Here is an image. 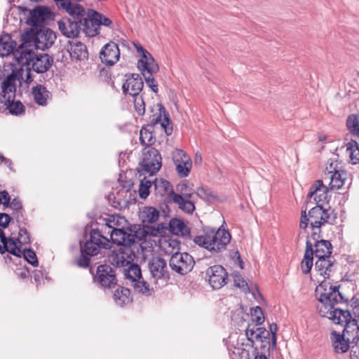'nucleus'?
Segmentation results:
<instances>
[{
    "instance_id": "obj_1",
    "label": "nucleus",
    "mask_w": 359,
    "mask_h": 359,
    "mask_svg": "<svg viewBox=\"0 0 359 359\" xmlns=\"http://www.w3.org/2000/svg\"><path fill=\"white\" fill-rule=\"evenodd\" d=\"M339 286H332L322 282L315 290V296L319 301L317 306L319 314L332 320L334 324L344 326L342 334L337 331L331 332V340L334 351L337 353H346L352 345L358 344L356 320L352 318L348 310L335 308V305L344 302V297L339 291Z\"/></svg>"
},
{
    "instance_id": "obj_2",
    "label": "nucleus",
    "mask_w": 359,
    "mask_h": 359,
    "mask_svg": "<svg viewBox=\"0 0 359 359\" xmlns=\"http://www.w3.org/2000/svg\"><path fill=\"white\" fill-rule=\"evenodd\" d=\"M62 8L69 16L63 17L57 21L60 32L67 38L77 37L81 30L85 9L80 4L72 2L62 4Z\"/></svg>"
},
{
    "instance_id": "obj_3",
    "label": "nucleus",
    "mask_w": 359,
    "mask_h": 359,
    "mask_svg": "<svg viewBox=\"0 0 359 359\" xmlns=\"http://www.w3.org/2000/svg\"><path fill=\"white\" fill-rule=\"evenodd\" d=\"M163 227L158 226L155 228L149 225H143L142 229L136 231L133 234L131 229L127 226L126 229L111 230L110 232L111 241L121 246H130L135 243L136 238L140 241H149L152 236H158L163 230Z\"/></svg>"
},
{
    "instance_id": "obj_4",
    "label": "nucleus",
    "mask_w": 359,
    "mask_h": 359,
    "mask_svg": "<svg viewBox=\"0 0 359 359\" xmlns=\"http://www.w3.org/2000/svg\"><path fill=\"white\" fill-rule=\"evenodd\" d=\"M15 57L18 63L22 66H30L38 74L46 72L52 66L53 57L46 53L36 54L31 48L20 46L15 52Z\"/></svg>"
},
{
    "instance_id": "obj_5",
    "label": "nucleus",
    "mask_w": 359,
    "mask_h": 359,
    "mask_svg": "<svg viewBox=\"0 0 359 359\" xmlns=\"http://www.w3.org/2000/svg\"><path fill=\"white\" fill-rule=\"evenodd\" d=\"M231 235L225 229H212L205 232L204 235L197 236L194 241L196 244L204 248L215 255L226 250V245L230 243Z\"/></svg>"
},
{
    "instance_id": "obj_6",
    "label": "nucleus",
    "mask_w": 359,
    "mask_h": 359,
    "mask_svg": "<svg viewBox=\"0 0 359 359\" xmlns=\"http://www.w3.org/2000/svg\"><path fill=\"white\" fill-rule=\"evenodd\" d=\"M231 235L225 229H212L205 232L204 235L197 236L194 241L196 244L204 248L215 255L226 250V245L230 243Z\"/></svg>"
},
{
    "instance_id": "obj_7",
    "label": "nucleus",
    "mask_w": 359,
    "mask_h": 359,
    "mask_svg": "<svg viewBox=\"0 0 359 359\" xmlns=\"http://www.w3.org/2000/svg\"><path fill=\"white\" fill-rule=\"evenodd\" d=\"M55 39V34L49 28H32L22 36L23 43L20 46L25 48L34 46L44 50L52 46Z\"/></svg>"
},
{
    "instance_id": "obj_8",
    "label": "nucleus",
    "mask_w": 359,
    "mask_h": 359,
    "mask_svg": "<svg viewBox=\"0 0 359 359\" xmlns=\"http://www.w3.org/2000/svg\"><path fill=\"white\" fill-rule=\"evenodd\" d=\"M332 213V211L323 208L321 205H316L312 208L309 211L308 215L306 210H302L299 227L302 229H305L309 224L311 229H320L326 223L332 224L334 221V219H332V222L330 221Z\"/></svg>"
},
{
    "instance_id": "obj_9",
    "label": "nucleus",
    "mask_w": 359,
    "mask_h": 359,
    "mask_svg": "<svg viewBox=\"0 0 359 359\" xmlns=\"http://www.w3.org/2000/svg\"><path fill=\"white\" fill-rule=\"evenodd\" d=\"M81 245V252L89 256H95L99 254L100 249H109L111 241L104 236L101 231L97 229H91L89 238L83 245Z\"/></svg>"
},
{
    "instance_id": "obj_10",
    "label": "nucleus",
    "mask_w": 359,
    "mask_h": 359,
    "mask_svg": "<svg viewBox=\"0 0 359 359\" xmlns=\"http://www.w3.org/2000/svg\"><path fill=\"white\" fill-rule=\"evenodd\" d=\"M90 271L93 274L94 283L103 288H111L117 284L116 271L110 265L101 264L98 266L95 273H93L92 269Z\"/></svg>"
},
{
    "instance_id": "obj_11",
    "label": "nucleus",
    "mask_w": 359,
    "mask_h": 359,
    "mask_svg": "<svg viewBox=\"0 0 359 359\" xmlns=\"http://www.w3.org/2000/svg\"><path fill=\"white\" fill-rule=\"evenodd\" d=\"M144 157L140 165L141 170H139V172L149 175H153L156 173L161 168V156L159 151L154 147L149 148L143 154Z\"/></svg>"
},
{
    "instance_id": "obj_12",
    "label": "nucleus",
    "mask_w": 359,
    "mask_h": 359,
    "mask_svg": "<svg viewBox=\"0 0 359 359\" xmlns=\"http://www.w3.org/2000/svg\"><path fill=\"white\" fill-rule=\"evenodd\" d=\"M194 264L195 262L191 255L187 252L180 253L179 252H175L172 255L169 262L171 269L181 275L191 271Z\"/></svg>"
},
{
    "instance_id": "obj_13",
    "label": "nucleus",
    "mask_w": 359,
    "mask_h": 359,
    "mask_svg": "<svg viewBox=\"0 0 359 359\" xmlns=\"http://www.w3.org/2000/svg\"><path fill=\"white\" fill-rule=\"evenodd\" d=\"M172 158L177 175L180 177H187L192 168V161L189 156L184 151L175 149L172 153Z\"/></svg>"
},
{
    "instance_id": "obj_14",
    "label": "nucleus",
    "mask_w": 359,
    "mask_h": 359,
    "mask_svg": "<svg viewBox=\"0 0 359 359\" xmlns=\"http://www.w3.org/2000/svg\"><path fill=\"white\" fill-rule=\"evenodd\" d=\"M228 273L221 265H214L205 271V278L214 290L220 289L226 283Z\"/></svg>"
},
{
    "instance_id": "obj_15",
    "label": "nucleus",
    "mask_w": 359,
    "mask_h": 359,
    "mask_svg": "<svg viewBox=\"0 0 359 359\" xmlns=\"http://www.w3.org/2000/svg\"><path fill=\"white\" fill-rule=\"evenodd\" d=\"M51 19L52 13L48 8L43 6H36L30 11L27 18V24L34 27V28H38V27H41Z\"/></svg>"
},
{
    "instance_id": "obj_16",
    "label": "nucleus",
    "mask_w": 359,
    "mask_h": 359,
    "mask_svg": "<svg viewBox=\"0 0 359 359\" xmlns=\"http://www.w3.org/2000/svg\"><path fill=\"white\" fill-rule=\"evenodd\" d=\"M151 277L156 283L158 279L168 278L166 261L160 257H154L149 262Z\"/></svg>"
},
{
    "instance_id": "obj_17",
    "label": "nucleus",
    "mask_w": 359,
    "mask_h": 359,
    "mask_svg": "<svg viewBox=\"0 0 359 359\" xmlns=\"http://www.w3.org/2000/svg\"><path fill=\"white\" fill-rule=\"evenodd\" d=\"M126 82L122 86L123 93L132 96L140 95L144 86L142 77L137 74L126 75Z\"/></svg>"
},
{
    "instance_id": "obj_18",
    "label": "nucleus",
    "mask_w": 359,
    "mask_h": 359,
    "mask_svg": "<svg viewBox=\"0 0 359 359\" xmlns=\"http://www.w3.org/2000/svg\"><path fill=\"white\" fill-rule=\"evenodd\" d=\"M191 198L175 194V191L172 189L169 191L167 196L168 202L173 203L180 210L189 214H192L195 210L194 203Z\"/></svg>"
},
{
    "instance_id": "obj_19",
    "label": "nucleus",
    "mask_w": 359,
    "mask_h": 359,
    "mask_svg": "<svg viewBox=\"0 0 359 359\" xmlns=\"http://www.w3.org/2000/svg\"><path fill=\"white\" fill-rule=\"evenodd\" d=\"M120 57V51L118 45L114 42L107 43L100 52V59L107 65H114Z\"/></svg>"
},
{
    "instance_id": "obj_20",
    "label": "nucleus",
    "mask_w": 359,
    "mask_h": 359,
    "mask_svg": "<svg viewBox=\"0 0 359 359\" xmlns=\"http://www.w3.org/2000/svg\"><path fill=\"white\" fill-rule=\"evenodd\" d=\"M19 80L18 75L13 72L8 75L1 83L2 91L0 94L4 100L15 99L16 92V82Z\"/></svg>"
},
{
    "instance_id": "obj_21",
    "label": "nucleus",
    "mask_w": 359,
    "mask_h": 359,
    "mask_svg": "<svg viewBox=\"0 0 359 359\" xmlns=\"http://www.w3.org/2000/svg\"><path fill=\"white\" fill-rule=\"evenodd\" d=\"M133 256L134 252L130 249V246H121L114 251L112 260L118 267L126 266L130 264Z\"/></svg>"
},
{
    "instance_id": "obj_22",
    "label": "nucleus",
    "mask_w": 359,
    "mask_h": 359,
    "mask_svg": "<svg viewBox=\"0 0 359 359\" xmlns=\"http://www.w3.org/2000/svg\"><path fill=\"white\" fill-rule=\"evenodd\" d=\"M158 107L159 112L158 114L153 115L151 121L154 125L160 124L164 128L166 135H170L172 132V127L169 118V114L161 104H158Z\"/></svg>"
},
{
    "instance_id": "obj_23",
    "label": "nucleus",
    "mask_w": 359,
    "mask_h": 359,
    "mask_svg": "<svg viewBox=\"0 0 359 359\" xmlns=\"http://www.w3.org/2000/svg\"><path fill=\"white\" fill-rule=\"evenodd\" d=\"M334 259L331 257L318 258L315 263V270L325 279L329 278L334 271Z\"/></svg>"
},
{
    "instance_id": "obj_24",
    "label": "nucleus",
    "mask_w": 359,
    "mask_h": 359,
    "mask_svg": "<svg viewBox=\"0 0 359 359\" xmlns=\"http://www.w3.org/2000/svg\"><path fill=\"white\" fill-rule=\"evenodd\" d=\"M327 187L323 184L322 180H318L311 187L307 196L309 199L313 198V200L318 205L320 202L325 201L327 199Z\"/></svg>"
},
{
    "instance_id": "obj_25",
    "label": "nucleus",
    "mask_w": 359,
    "mask_h": 359,
    "mask_svg": "<svg viewBox=\"0 0 359 359\" xmlns=\"http://www.w3.org/2000/svg\"><path fill=\"white\" fill-rule=\"evenodd\" d=\"M113 299L116 304L123 307L133 302L130 290L125 287H118L113 294Z\"/></svg>"
},
{
    "instance_id": "obj_26",
    "label": "nucleus",
    "mask_w": 359,
    "mask_h": 359,
    "mask_svg": "<svg viewBox=\"0 0 359 359\" xmlns=\"http://www.w3.org/2000/svg\"><path fill=\"white\" fill-rule=\"evenodd\" d=\"M313 255L318 258L331 257L332 245L329 241L320 239L313 243Z\"/></svg>"
},
{
    "instance_id": "obj_27",
    "label": "nucleus",
    "mask_w": 359,
    "mask_h": 359,
    "mask_svg": "<svg viewBox=\"0 0 359 359\" xmlns=\"http://www.w3.org/2000/svg\"><path fill=\"white\" fill-rule=\"evenodd\" d=\"M313 243L311 240H308L306 241V249L304 255V258L301 262V269L302 273L304 274H308L310 273L311 268L313 265Z\"/></svg>"
},
{
    "instance_id": "obj_28",
    "label": "nucleus",
    "mask_w": 359,
    "mask_h": 359,
    "mask_svg": "<svg viewBox=\"0 0 359 359\" xmlns=\"http://www.w3.org/2000/svg\"><path fill=\"white\" fill-rule=\"evenodd\" d=\"M32 95L35 102L41 106H46L52 97L51 93L42 85L38 84L32 88Z\"/></svg>"
},
{
    "instance_id": "obj_29",
    "label": "nucleus",
    "mask_w": 359,
    "mask_h": 359,
    "mask_svg": "<svg viewBox=\"0 0 359 359\" xmlns=\"http://www.w3.org/2000/svg\"><path fill=\"white\" fill-rule=\"evenodd\" d=\"M82 27L81 30L88 36L93 37L100 33V27L97 22L94 20L93 14L90 15V18H87L85 15L82 16Z\"/></svg>"
},
{
    "instance_id": "obj_30",
    "label": "nucleus",
    "mask_w": 359,
    "mask_h": 359,
    "mask_svg": "<svg viewBox=\"0 0 359 359\" xmlns=\"http://www.w3.org/2000/svg\"><path fill=\"white\" fill-rule=\"evenodd\" d=\"M68 51L72 59L76 60L86 59L88 55L86 45L79 41L70 43Z\"/></svg>"
},
{
    "instance_id": "obj_31",
    "label": "nucleus",
    "mask_w": 359,
    "mask_h": 359,
    "mask_svg": "<svg viewBox=\"0 0 359 359\" xmlns=\"http://www.w3.org/2000/svg\"><path fill=\"white\" fill-rule=\"evenodd\" d=\"M6 252L18 257H22V245L18 243L16 239L11 237L4 245L0 244V253Z\"/></svg>"
},
{
    "instance_id": "obj_32",
    "label": "nucleus",
    "mask_w": 359,
    "mask_h": 359,
    "mask_svg": "<svg viewBox=\"0 0 359 359\" xmlns=\"http://www.w3.org/2000/svg\"><path fill=\"white\" fill-rule=\"evenodd\" d=\"M169 229L171 233L177 236H185L190 233V229L180 219H172L169 222Z\"/></svg>"
},
{
    "instance_id": "obj_33",
    "label": "nucleus",
    "mask_w": 359,
    "mask_h": 359,
    "mask_svg": "<svg viewBox=\"0 0 359 359\" xmlns=\"http://www.w3.org/2000/svg\"><path fill=\"white\" fill-rule=\"evenodd\" d=\"M104 222L106 226L111 230L126 229L128 224L124 217L116 215H109Z\"/></svg>"
},
{
    "instance_id": "obj_34",
    "label": "nucleus",
    "mask_w": 359,
    "mask_h": 359,
    "mask_svg": "<svg viewBox=\"0 0 359 359\" xmlns=\"http://www.w3.org/2000/svg\"><path fill=\"white\" fill-rule=\"evenodd\" d=\"M15 43L10 35L6 34L0 37V57H6L13 52Z\"/></svg>"
},
{
    "instance_id": "obj_35",
    "label": "nucleus",
    "mask_w": 359,
    "mask_h": 359,
    "mask_svg": "<svg viewBox=\"0 0 359 359\" xmlns=\"http://www.w3.org/2000/svg\"><path fill=\"white\" fill-rule=\"evenodd\" d=\"M346 173L344 172H341L340 170L338 172H335L334 173L327 176V178L330 179V189H339L344 184V181Z\"/></svg>"
},
{
    "instance_id": "obj_36",
    "label": "nucleus",
    "mask_w": 359,
    "mask_h": 359,
    "mask_svg": "<svg viewBox=\"0 0 359 359\" xmlns=\"http://www.w3.org/2000/svg\"><path fill=\"white\" fill-rule=\"evenodd\" d=\"M160 212L154 207H145L141 214L144 223H154L159 218Z\"/></svg>"
},
{
    "instance_id": "obj_37",
    "label": "nucleus",
    "mask_w": 359,
    "mask_h": 359,
    "mask_svg": "<svg viewBox=\"0 0 359 359\" xmlns=\"http://www.w3.org/2000/svg\"><path fill=\"white\" fill-rule=\"evenodd\" d=\"M134 290L146 297L151 296L154 293V290L150 285L142 278L134 283Z\"/></svg>"
},
{
    "instance_id": "obj_38",
    "label": "nucleus",
    "mask_w": 359,
    "mask_h": 359,
    "mask_svg": "<svg viewBox=\"0 0 359 359\" xmlns=\"http://www.w3.org/2000/svg\"><path fill=\"white\" fill-rule=\"evenodd\" d=\"M6 109H8L11 114L18 115L24 111V106L20 101H14V99L4 100Z\"/></svg>"
},
{
    "instance_id": "obj_39",
    "label": "nucleus",
    "mask_w": 359,
    "mask_h": 359,
    "mask_svg": "<svg viewBox=\"0 0 359 359\" xmlns=\"http://www.w3.org/2000/svg\"><path fill=\"white\" fill-rule=\"evenodd\" d=\"M347 151L349 153L350 161L352 164L359 163V144L354 140H351L347 144Z\"/></svg>"
},
{
    "instance_id": "obj_40",
    "label": "nucleus",
    "mask_w": 359,
    "mask_h": 359,
    "mask_svg": "<svg viewBox=\"0 0 359 359\" xmlns=\"http://www.w3.org/2000/svg\"><path fill=\"white\" fill-rule=\"evenodd\" d=\"M126 276L134 283L139 279H142V272L140 267L137 264H130L128 269L126 270Z\"/></svg>"
},
{
    "instance_id": "obj_41",
    "label": "nucleus",
    "mask_w": 359,
    "mask_h": 359,
    "mask_svg": "<svg viewBox=\"0 0 359 359\" xmlns=\"http://www.w3.org/2000/svg\"><path fill=\"white\" fill-rule=\"evenodd\" d=\"M196 194L199 198L206 201L212 202L217 199V196L210 189L206 187H198Z\"/></svg>"
},
{
    "instance_id": "obj_42",
    "label": "nucleus",
    "mask_w": 359,
    "mask_h": 359,
    "mask_svg": "<svg viewBox=\"0 0 359 359\" xmlns=\"http://www.w3.org/2000/svg\"><path fill=\"white\" fill-rule=\"evenodd\" d=\"M162 245L166 253L173 255L175 252H179L180 242L177 239L168 238L164 240Z\"/></svg>"
},
{
    "instance_id": "obj_43",
    "label": "nucleus",
    "mask_w": 359,
    "mask_h": 359,
    "mask_svg": "<svg viewBox=\"0 0 359 359\" xmlns=\"http://www.w3.org/2000/svg\"><path fill=\"white\" fill-rule=\"evenodd\" d=\"M139 69L142 72V73L145 72V74H156L158 72L159 67L155 61L154 58H150V60L145 62V64H143V62H141Z\"/></svg>"
},
{
    "instance_id": "obj_44",
    "label": "nucleus",
    "mask_w": 359,
    "mask_h": 359,
    "mask_svg": "<svg viewBox=\"0 0 359 359\" xmlns=\"http://www.w3.org/2000/svg\"><path fill=\"white\" fill-rule=\"evenodd\" d=\"M140 140L142 145L150 146L155 142V138L149 129L142 128L140 133Z\"/></svg>"
},
{
    "instance_id": "obj_45",
    "label": "nucleus",
    "mask_w": 359,
    "mask_h": 359,
    "mask_svg": "<svg viewBox=\"0 0 359 359\" xmlns=\"http://www.w3.org/2000/svg\"><path fill=\"white\" fill-rule=\"evenodd\" d=\"M346 126L351 133L359 135V120L356 115H350L346 120Z\"/></svg>"
},
{
    "instance_id": "obj_46",
    "label": "nucleus",
    "mask_w": 359,
    "mask_h": 359,
    "mask_svg": "<svg viewBox=\"0 0 359 359\" xmlns=\"http://www.w3.org/2000/svg\"><path fill=\"white\" fill-rule=\"evenodd\" d=\"M175 194L181 195L183 197L191 198L194 194V190L186 183H180L176 187Z\"/></svg>"
},
{
    "instance_id": "obj_47",
    "label": "nucleus",
    "mask_w": 359,
    "mask_h": 359,
    "mask_svg": "<svg viewBox=\"0 0 359 359\" xmlns=\"http://www.w3.org/2000/svg\"><path fill=\"white\" fill-rule=\"evenodd\" d=\"M151 186L150 180H147L145 177L140 181L139 187V196L141 198H147L149 194V188Z\"/></svg>"
},
{
    "instance_id": "obj_48",
    "label": "nucleus",
    "mask_w": 359,
    "mask_h": 359,
    "mask_svg": "<svg viewBox=\"0 0 359 359\" xmlns=\"http://www.w3.org/2000/svg\"><path fill=\"white\" fill-rule=\"evenodd\" d=\"M22 257L30 264L34 266H36L39 264V262L36 255L35 252L32 249L22 250Z\"/></svg>"
},
{
    "instance_id": "obj_49",
    "label": "nucleus",
    "mask_w": 359,
    "mask_h": 359,
    "mask_svg": "<svg viewBox=\"0 0 359 359\" xmlns=\"http://www.w3.org/2000/svg\"><path fill=\"white\" fill-rule=\"evenodd\" d=\"M133 97H134L133 102L135 111H137L138 115H144L145 112V104L142 96L138 95Z\"/></svg>"
},
{
    "instance_id": "obj_50",
    "label": "nucleus",
    "mask_w": 359,
    "mask_h": 359,
    "mask_svg": "<svg viewBox=\"0 0 359 359\" xmlns=\"http://www.w3.org/2000/svg\"><path fill=\"white\" fill-rule=\"evenodd\" d=\"M92 13L94 15V20L97 22L100 27V25L109 27L111 25L112 22L109 18L94 11H92Z\"/></svg>"
},
{
    "instance_id": "obj_51",
    "label": "nucleus",
    "mask_w": 359,
    "mask_h": 359,
    "mask_svg": "<svg viewBox=\"0 0 359 359\" xmlns=\"http://www.w3.org/2000/svg\"><path fill=\"white\" fill-rule=\"evenodd\" d=\"M251 315L254 317L253 321L256 323L257 325H260L264 321V316L262 311V309L260 306H256L251 311Z\"/></svg>"
},
{
    "instance_id": "obj_52",
    "label": "nucleus",
    "mask_w": 359,
    "mask_h": 359,
    "mask_svg": "<svg viewBox=\"0 0 359 359\" xmlns=\"http://www.w3.org/2000/svg\"><path fill=\"white\" fill-rule=\"evenodd\" d=\"M233 283L236 287L242 289L244 292H246L249 290L247 282L239 273L233 275Z\"/></svg>"
},
{
    "instance_id": "obj_53",
    "label": "nucleus",
    "mask_w": 359,
    "mask_h": 359,
    "mask_svg": "<svg viewBox=\"0 0 359 359\" xmlns=\"http://www.w3.org/2000/svg\"><path fill=\"white\" fill-rule=\"evenodd\" d=\"M16 241L19 244H20L22 246L23 245L28 244L30 241L29 236L25 228H20L19 229L18 236L16 238Z\"/></svg>"
},
{
    "instance_id": "obj_54",
    "label": "nucleus",
    "mask_w": 359,
    "mask_h": 359,
    "mask_svg": "<svg viewBox=\"0 0 359 359\" xmlns=\"http://www.w3.org/2000/svg\"><path fill=\"white\" fill-rule=\"evenodd\" d=\"M26 69L25 70L22 68L20 72V78L24 80V81L29 84L34 81L33 75L31 72V67L30 66H25Z\"/></svg>"
},
{
    "instance_id": "obj_55",
    "label": "nucleus",
    "mask_w": 359,
    "mask_h": 359,
    "mask_svg": "<svg viewBox=\"0 0 359 359\" xmlns=\"http://www.w3.org/2000/svg\"><path fill=\"white\" fill-rule=\"evenodd\" d=\"M154 74H145V72H142V75L144 77L145 82L147 86L154 91V93L158 92V85L153 77Z\"/></svg>"
},
{
    "instance_id": "obj_56",
    "label": "nucleus",
    "mask_w": 359,
    "mask_h": 359,
    "mask_svg": "<svg viewBox=\"0 0 359 359\" xmlns=\"http://www.w3.org/2000/svg\"><path fill=\"white\" fill-rule=\"evenodd\" d=\"M90 257L81 252L80 256L76 259V263L79 267L87 268L90 264Z\"/></svg>"
},
{
    "instance_id": "obj_57",
    "label": "nucleus",
    "mask_w": 359,
    "mask_h": 359,
    "mask_svg": "<svg viewBox=\"0 0 359 359\" xmlns=\"http://www.w3.org/2000/svg\"><path fill=\"white\" fill-rule=\"evenodd\" d=\"M339 171V168H338V162L337 160H332V159H330L329 161V163H328V165L326 166L325 168V175H330L333 173H334L335 172H338Z\"/></svg>"
},
{
    "instance_id": "obj_58",
    "label": "nucleus",
    "mask_w": 359,
    "mask_h": 359,
    "mask_svg": "<svg viewBox=\"0 0 359 359\" xmlns=\"http://www.w3.org/2000/svg\"><path fill=\"white\" fill-rule=\"evenodd\" d=\"M258 333L255 334L256 339H270V332L266 330L264 327L257 328Z\"/></svg>"
},
{
    "instance_id": "obj_59",
    "label": "nucleus",
    "mask_w": 359,
    "mask_h": 359,
    "mask_svg": "<svg viewBox=\"0 0 359 359\" xmlns=\"http://www.w3.org/2000/svg\"><path fill=\"white\" fill-rule=\"evenodd\" d=\"M351 306L353 308L352 312H353V315L354 316V317H353V316L351 314V316L352 318L357 320L356 318H359V299L353 298L351 300Z\"/></svg>"
},
{
    "instance_id": "obj_60",
    "label": "nucleus",
    "mask_w": 359,
    "mask_h": 359,
    "mask_svg": "<svg viewBox=\"0 0 359 359\" xmlns=\"http://www.w3.org/2000/svg\"><path fill=\"white\" fill-rule=\"evenodd\" d=\"M261 341V346H260V350L261 353L266 355V354L269 353L270 351V346H271V339H262Z\"/></svg>"
},
{
    "instance_id": "obj_61",
    "label": "nucleus",
    "mask_w": 359,
    "mask_h": 359,
    "mask_svg": "<svg viewBox=\"0 0 359 359\" xmlns=\"http://www.w3.org/2000/svg\"><path fill=\"white\" fill-rule=\"evenodd\" d=\"M11 197L7 191H0V203L5 207H8L10 204Z\"/></svg>"
},
{
    "instance_id": "obj_62",
    "label": "nucleus",
    "mask_w": 359,
    "mask_h": 359,
    "mask_svg": "<svg viewBox=\"0 0 359 359\" xmlns=\"http://www.w3.org/2000/svg\"><path fill=\"white\" fill-rule=\"evenodd\" d=\"M11 216L7 213H0V226L6 229L11 222Z\"/></svg>"
},
{
    "instance_id": "obj_63",
    "label": "nucleus",
    "mask_w": 359,
    "mask_h": 359,
    "mask_svg": "<svg viewBox=\"0 0 359 359\" xmlns=\"http://www.w3.org/2000/svg\"><path fill=\"white\" fill-rule=\"evenodd\" d=\"M11 208L14 210L18 211L21 215L22 213V203L21 201L18 198H14L11 202L10 201V204L8 205Z\"/></svg>"
},
{
    "instance_id": "obj_64",
    "label": "nucleus",
    "mask_w": 359,
    "mask_h": 359,
    "mask_svg": "<svg viewBox=\"0 0 359 359\" xmlns=\"http://www.w3.org/2000/svg\"><path fill=\"white\" fill-rule=\"evenodd\" d=\"M350 359H359V345L355 344L351 346L350 350Z\"/></svg>"
}]
</instances>
